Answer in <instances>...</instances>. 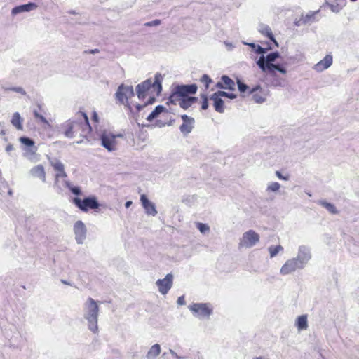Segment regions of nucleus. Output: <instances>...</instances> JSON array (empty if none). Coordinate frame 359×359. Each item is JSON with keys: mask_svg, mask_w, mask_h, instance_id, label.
I'll return each mask as SVG.
<instances>
[{"mask_svg": "<svg viewBox=\"0 0 359 359\" xmlns=\"http://www.w3.org/2000/svg\"><path fill=\"white\" fill-rule=\"evenodd\" d=\"M123 137L122 134L114 135L110 131L104 130L100 135V140L101 145L108 151L112 152L118 149V143L117 138Z\"/></svg>", "mask_w": 359, "mask_h": 359, "instance_id": "obj_6", "label": "nucleus"}, {"mask_svg": "<svg viewBox=\"0 0 359 359\" xmlns=\"http://www.w3.org/2000/svg\"><path fill=\"white\" fill-rule=\"evenodd\" d=\"M253 359H263V358L261 356H259V357H255Z\"/></svg>", "mask_w": 359, "mask_h": 359, "instance_id": "obj_58", "label": "nucleus"}, {"mask_svg": "<svg viewBox=\"0 0 359 359\" xmlns=\"http://www.w3.org/2000/svg\"><path fill=\"white\" fill-rule=\"evenodd\" d=\"M73 231L76 243L83 244L87 235V229L85 224L81 220L76 221L73 226Z\"/></svg>", "mask_w": 359, "mask_h": 359, "instance_id": "obj_14", "label": "nucleus"}, {"mask_svg": "<svg viewBox=\"0 0 359 359\" xmlns=\"http://www.w3.org/2000/svg\"><path fill=\"white\" fill-rule=\"evenodd\" d=\"M98 115L94 111L93 114V120L95 122H98Z\"/></svg>", "mask_w": 359, "mask_h": 359, "instance_id": "obj_52", "label": "nucleus"}, {"mask_svg": "<svg viewBox=\"0 0 359 359\" xmlns=\"http://www.w3.org/2000/svg\"><path fill=\"white\" fill-rule=\"evenodd\" d=\"M334 9H335V7H334L333 6H332V11H334Z\"/></svg>", "mask_w": 359, "mask_h": 359, "instance_id": "obj_61", "label": "nucleus"}, {"mask_svg": "<svg viewBox=\"0 0 359 359\" xmlns=\"http://www.w3.org/2000/svg\"><path fill=\"white\" fill-rule=\"evenodd\" d=\"M201 98L203 100L202 101V105H201V108L203 110H205L208 109V97L205 94H203L201 95Z\"/></svg>", "mask_w": 359, "mask_h": 359, "instance_id": "obj_43", "label": "nucleus"}, {"mask_svg": "<svg viewBox=\"0 0 359 359\" xmlns=\"http://www.w3.org/2000/svg\"><path fill=\"white\" fill-rule=\"evenodd\" d=\"M222 81L224 83V89L233 90L235 89L234 81L228 76L224 75L221 78Z\"/></svg>", "mask_w": 359, "mask_h": 359, "instance_id": "obj_30", "label": "nucleus"}, {"mask_svg": "<svg viewBox=\"0 0 359 359\" xmlns=\"http://www.w3.org/2000/svg\"><path fill=\"white\" fill-rule=\"evenodd\" d=\"M311 257L312 255L310 247L306 245H300L297 249V256L294 258L304 269L311 259Z\"/></svg>", "mask_w": 359, "mask_h": 359, "instance_id": "obj_12", "label": "nucleus"}, {"mask_svg": "<svg viewBox=\"0 0 359 359\" xmlns=\"http://www.w3.org/2000/svg\"><path fill=\"white\" fill-rule=\"evenodd\" d=\"M260 240L259 235L254 230H248L243 233L239 239L238 248H251L255 246Z\"/></svg>", "mask_w": 359, "mask_h": 359, "instance_id": "obj_10", "label": "nucleus"}, {"mask_svg": "<svg viewBox=\"0 0 359 359\" xmlns=\"http://www.w3.org/2000/svg\"><path fill=\"white\" fill-rule=\"evenodd\" d=\"M217 93L220 97H226L231 100L235 99L236 97V95L233 93H226V92L221 91V90H219Z\"/></svg>", "mask_w": 359, "mask_h": 359, "instance_id": "obj_42", "label": "nucleus"}, {"mask_svg": "<svg viewBox=\"0 0 359 359\" xmlns=\"http://www.w3.org/2000/svg\"><path fill=\"white\" fill-rule=\"evenodd\" d=\"M302 269H304L303 266L294 257H292L286 260L280 267V273L282 276H287Z\"/></svg>", "mask_w": 359, "mask_h": 359, "instance_id": "obj_13", "label": "nucleus"}, {"mask_svg": "<svg viewBox=\"0 0 359 359\" xmlns=\"http://www.w3.org/2000/svg\"><path fill=\"white\" fill-rule=\"evenodd\" d=\"M319 204L324 207L328 212L332 214L335 215L339 212L334 205L331 203L327 202L325 201H320Z\"/></svg>", "mask_w": 359, "mask_h": 359, "instance_id": "obj_33", "label": "nucleus"}, {"mask_svg": "<svg viewBox=\"0 0 359 359\" xmlns=\"http://www.w3.org/2000/svg\"><path fill=\"white\" fill-rule=\"evenodd\" d=\"M38 8V5L34 2H29L26 4L20 5L14 7L11 10V15L15 16L18 14L22 13H27L32 11H34Z\"/></svg>", "mask_w": 359, "mask_h": 359, "instance_id": "obj_19", "label": "nucleus"}, {"mask_svg": "<svg viewBox=\"0 0 359 359\" xmlns=\"http://www.w3.org/2000/svg\"><path fill=\"white\" fill-rule=\"evenodd\" d=\"M279 57L280 54L278 52L271 53L266 56H264L263 54L257 61V65L262 72L266 73L272 74L275 70H277L282 74H286L287 70L283 65L273 63Z\"/></svg>", "mask_w": 359, "mask_h": 359, "instance_id": "obj_4", "label": "nucleus"}, {"mask_svg": "<svg viewBox=\"0 0 359 359\" xmlns=\"http://www.w3.org/2000/svg\"><path fill=\"white\" fill-rule=\"evenodd\" d=\"M165 110V107L162 105H158L154 110L147 117L148 121H151L156 118L161 113Z\"/></svg>", "mask_w": 359, "mask_h": 359, "instance_id": "obj_34", "label": "nucleus"}, {"mask_svg": "<svg viewBox=\"0 0 359 359\" xmlns=\"http://www.w3.org/2000/svg\"><path fill=\"white\" fill-rule=\"evenodd\" d=\"M60 129L66 137L73 138L79 133L81 136L86 135L91 130V127L86 114L79 112L75 117L61 124Z\"/></svg>", "mask_w": 359, "mask_h": 359, "instance_id": "obj_1", "label": "nucleus"}, {"mask_svg": "<svg viewBox=\"0 0 359 359\" xmlns=\"http://www.w3.org/2000/svg\"><path fill=\"white\" fill-rule=\"evenodd\" d=\"M223 85H224V83L222 81L218 82L216 84V87L218 88H220V89H224V86Z\"/></svg>", "mask_w": 359, "mask_h": 359, "instance_id": "obj_53", "label": "nucleus"}, {"mask_svg": "<svg viewBox=\"0 0 359 359\" xmlns=\"http://www.w3.org/2000/svg\"><path fill=\"white\" fill-rule=\"evenodd\" d=\"M20 142L23 144V147H29L35 145L34 142L27 137H21L20 138Z\"/></svg>", "mask_w": 359, "mask_h": 359, "instance_id": "obj_39", "label": "nucleus"}, {"mask_svg": "<svg viewBox=\"0 0 359 359\" xmlns=\"http://www.w3.org/2000/svg\"><path fill=\"white\" fill-rule=\"evenodd\" d=\"M196 84L177 86L173 90L169 97V100H176L177 98L189 97V95H194L197 91Z\"/></svg>", "mask_w": 359, "mask_h": 359, "instance_id": "obj_11", "label": "nucleus"}, {"mask_svg": "<svg viewBox=\"0 0 359 359\" xmlns=\"http://www.w3.org/2000/svg\"><path fill=\"white\" fill-rule=\"evenodd\" d=\"M224 45L226 46L229 50H232V48H233V44L227 41L224 42Z\"/></svg>", "mask_w": 359, "mask_h": 359, "instance_id": "obj_51", "label": "nucleus"}, {"mask_svg": "<svg viewBox=\"0 0 359 359\" xmlns=\"http://www.w3.org/2000/svg\"><path fill=\"white\" fill-rule=\"evenodd\" d=\"M98 52H99L98 49H94V50H90V53L93 54L97 53Z\"/></svg>", "mask_w": 359, "mask_h": 359, "instance_id": "obj_57", "label": "nucleus"}, {"mask_svg": "<svg viewBox=\"0 0 359 359\" xmlns=\"http://www.w3.org/2000/svg\"><path fill=\"white\" fill-rule=\"evenodd\" d=\"M64 184L75 195L79 196L81 194V189L79 187H73L69 182L64 180Z\"/></svg>", "mask_w": 359, "mask_h": 359, "instance_id": "obj_37", "label": "nucleus"}, {"mask_svg": "<svg viewBox=\"0 0 359 359\" xmlns=\"http://www.w3.org/2000/svg\"><path fill=\"white\" fill-rule=\"evenodd\" d=\"M22 149L24 151V156L28 159L32 160L37 151V147L35 145L33 147H23Z\"/></svg>", "mask_w": 359, "mask_h": 359, "instance_id": "obj_28", "label": "nucleus"}, {"mask_svg": "<svg viewBox=\"0 0 359 359\" xmlns=\"http://www.w3.org/2000/svg\"><path fill=\"white\" fill-rule=\"evenodd\" d=\"M83 317L87 321L88 330L94 334L98 332V316L100 307L98 302L88 297L83 304Z\"/></svg>", "mask_w": 359, "mask_h": 359, "instance_id": "obj_3", "label": "nucleus"}, {"mask_svg": "<svg viewBox=\"0 0 359 359\" xmlns=\"http://www.w3.org/2000/svg\"><path fill=\"white\" fill-rule=\"evenodd\" d=\"M8 90L20 93L23 95H25L26 94V92L25 91V90L21 87H12V88H8Z\"/></svg>", "mask_w": 359, "mask_h": 359, "instance_id": "obj_45", "label": "nucleus"}, {"mask_svg": "<svg viewBox=\"0 0 359 359\" xmlns=\"http://www.w3.org/2000/svg\"><path fill=\"white\" fill-rule=\"evenodd\" d=\"M11 123L18 130H22V118H21L20 115V114L18 112H15V113L13 114L12 119H11Z\"/></svg>", "mask_w": 359, "mask_h": 359, "instance_id": "obj_32", "label": "nucleus"}, {"mask_svg": "<svg viewBox=\"0 0 359 359\" xmlns=\"http://www.w3.org/2000/svg\"><path fill=\"white\" fill-rule=\"evenodd\" d=\"M170 354L172 355V356L173 358H175V359H186V357L184 356H180L177 354L176 352H175L172 349H170Z\"/></svg>", "mask_w": 359, "mask_h": 359, "instance_id": "obj_47", "label": "nucleus"}, {"mask_svg": "<svg viewBox=\"0 0 359 359\" xmlns=\"http://www.w3.org/2000/svg\"><path fill=\"white\" fill-rule=\"evenodd\" d=\"M60 281H61L62 283H63L65 285H69V286H72L73 285L72 283H71L70 282H69V281H67L66 280L62 279Z\"/></svg>", "mask_w": 359, "mask_h": 359, "instance_id": "obj_54", "label": "nucleus"}, {"mask_svg": "<svg viewBox=\"0 0 359 359\" xmlns=\"http://www.w3.org/2000/svg\"><path fill=\"white\" fill-rule=\"evenodd\" d=\"M50 165L57 172L55 177L54 187L59 191H62L63 188L67 187L64 184V180H67V173L65 171L63 163L58 159L54 158L50 161Z\"/></svg>", "mask_w": 359, "mask_h": 359, "instance_id": "obj_7", "label": "nucleus"}, {"mask_svg": "<svg viewBox=\"0 0 359 359\" xmlns=\"http://www.w3.org/2000/svg\"><path fill=\"white\" fill-rule=\"evenodd\" d=\"M197 98L195 97H189L185 98H177L176 100H169L168 103L173 104H178L184 109H187L190 107L193 104L196 102Z\"/></svg>", "mask_w": 359, "mask_h": 359, "instance_id": "obj_21", "label": "nucleus"}, {"mask_svg": "<svg viewBox=\"0 0 359 359\" xmlns=\"http://www.w3.org/2000/svg\"><path fill=\"white\" fill-rule=\"evenodd\" d=\"M183 123L180 126V130L184 135L190 133L194 128V119L187 115H182L181 116Z\"/></svg>", "mask_w": 359, "mask_h": 359, "instance_id": "obj_20", "label": "nucleus"}, {"mask_svg": "<svg viewBox=\"0 0 359 359\" xmlns=\"http://www.w3.org/2000/svg\"><path fill=\"white\" fill-rule=\"evenodd\" d=\"M258 31L264 36L268 37L271 41L274 43V44L278 47V43L276 41L272 31L269 25L265 24H260L258 27Z\"/></svg>", "mask_w": 359, "mask_h": 359, "instance_id": "obj_25", "label": "nucleus"}, {"mask_svg": "<svg viewBox=\"0 0 359 359\" xmlns=\"http://www.w3.org/2000/svg\"><path fill=\"white\" fill-rule=\"evenodd\" d=\"M29 174L36 178L40 179L43 182H46V172L42 165H37L29 170Z\"/></svg>", "mask_w": 359, "mask_h": 359, "instance_id": "obj_22", "label": "nucleus"}, {"mask_svg": "<svg viewBox=\"0 0 359 359\" xmlns=\"http://www.w3.org/2000/svg\"><path fill=\"white\" fill-rule=\"evenodd\" d=\"M315 17V13L310 12L306 15H302L299 19H297L294 21V25L297 27H300L302 25H306L307 24L311 23Z\"/></svg>", "mask_w": 359, "mask_h": 359, "instance_id": "obj_24", "label": "nucleus"}, {"mask_svg": "<svg viewBox=\"0 0 359 359\" xmlns=\"http://www.w3.org/2000/svg\"><path fill=\"white\" fill-rule=\"evenodd\" d=\"M177 302V304L179 305H184V304H185V299H184V296H181L180 297H178Z\"/></svg>", "mask_w": 359, "mask_h": 359, "instance_id": "obj_50", "label": "nucleus"}, {"mask_svg": "<svg viewBox=\"0 0 359 359\" xmlns=\"http://www.w3.org/2000/svg\"><path fill=\"white\" fill-rule=\"evenodd\" d=\"M161 22L160 20H154L146 22L145 26H147V27L157 26V25H159L161 24Z\"/></svg>", "mask_w": 359, "mask_h": 359, "instance_id": "obj_46", "label": "nucleus"}, {"mask_svg": "<svg viewBox=\"0 0 359 359\" xmlns=\"http://www.w3.org/2000/svg\"><path fill=\"white\" fill-rule=\"evenodd\" d=\"M357 1V0H351V1H352V2H355V1Z\"/></svg>", "mask_w": 359, "mask_h": 359, "instance_id": "obj_62", "label": "nucleus"}, {"mask_svg": "<svg viewBox=\"0 0 359 359\" xmlns=\"http://www.w3.org/2000/svg\"><path fill=\"white\" fill-rule=\"evenodd\" d=\"M250 93L252 95V100L257 104L264 103L269 95V90L261 88L260 86H257L253 88Z\"/></svg>", "mask_w": 359, "mask_h": 359, "instance_id": "obj_16", "label": "nucleus"}, {"mask_svg": "<svg viewBox=\"0 0 359 359\" xmlns=\"http://www.w3.org/2000/svg\"><path fill=\"white\" fill-rule=\"evenodd\" d=\"M188 309L198 320H208L213 313V306L210 303H192Z\"/></svg>", "mask_w": 359, "mask_h": 359, "instance_id": "obj_5", "label": "nucleus"}, {"mask_svg": "<svg viewBox=\"0 0 359 359\" xmlns=\"http://www.w3.org/2000/svg\"><path fill=\"white\" fill-rule=\"evenodd\" d=\"M34 116L36 118L39 119L42 123L46 124L48 126H50L47 119L36 110L34 111Z\"/></svg>", "mask_w": 359, "mask_h": 359, "instance_id": "obj_41", "label": "nucleus"}, {"mask_svg": "<svg viewBox=\"0 0 359 359\" xmlns=\"http://www.w3.org/2000/svg\"><path fill=\"white\" fill-rule=\"evenodd\" d=\"M295 326L298 331L306 330L309 327L307 315H301L295 320Z\"/></svg>", "mask_w": 359, "mask_h": 359, "instance_id": "obj_26", "label": "nucleus"}, {"mask_svg": "<svg viewBox=\"0 0 359 359\" xmlns=\"http://www.w3.org/2000/svg\"><path fill=\"white\" fill-rule=\"evenodd\" d=\"M196 227L201 233H206L210 231V226L207 224L198 222L196 223Z\"/></svg>", "mask_w": 359, "mask_h": 359, "instance_id": "obj_38", "label": "nucleus"}, {"mask_svg": "<svg viewBox=\"0 0 359 359\" xmlns=\"http://www.w3.org/2000/svg\"><path fill=\"white\" fill-rule=\"evenodd\" d=\"M334 9H335V7H334L333 6H332V11H334Z\"/></svg>", "mask_w": 359, "mask_h": 359, "instance_id": "obj_60", "label": "nucleus"}, {"mask_svg": "<svg viewBox=\"0 0 359 359\" xmlns=\"http://www.w3.org/2000/svg\"><path fill=\"white\" fill-rule=\"evenodd\" d=\"M8 194H9V195H12V191H11V190H9V191H8Z\"/></svg>", "mask_w": 359, "mask_h": 359, "instance_id": "obj_59", "label": "nucleus"}, {"mask_svg": "<svg viewBox=\"0 0 359 359\" xmlns=\"http://www.w3.org/2000/svg\"><path fill=\"white\" fill-rule=\"evenodd\" d=\"M269 256L271 258L275 257L278 254L282 253L284 251V248L280 245H271L268 248Z\"/></svg>", "mask_w": 359, "mask_h": 359, "instance_id": "obj_29", "label": "nucleus"}, {"mask_svg": "<svg viewBox=\"0 0 359 359\" xmlns=\"http://www.w3.org/2000/svg\"><path fill=\"white\" fill-rule=\"evenodd\" d=\"M243 44L247 45V46H250V48H252L255 50V52L257 54H262V55L263 54L266 53V50H267L266 48H262L259 45H257L255 43H247L245 41H243Z\"/></svg>", "mask_w": 359, "mask_h": 359, "instance_id": "obj_35", "label": "nucleus"}, {"mask_svg": "<svg viewBox=\"0 0 359 359\" xmlns=\"http://www.w3.org/2000/svg\"><path fill=\"white\" fill-rule=\"evenodd\" d=\"M140 201L147 215L151 216H155L157 215L155 204L150 201L144 194L141 195Z\"/></svg>", "mask_w": 359, "mask_h": 359, "instance_id": "obj_18", "label": "nucleus"}, {"mask_svg": "<svg viewBox=\"0 0 359 359\" xmlns=\"http://www.w3.org/2000/svg\"><path fill=\"white\" fill-rule=\"evenodd\" d=\"M210 100L213 102V106L217 112L223 113L224 111V101L217 92L210 96Z\"/></svg>", "mask_w": 359, "mask_h": 359, "instance_id": "obj_23", "label": "nucleus"}, {"mask_svg": "<svg viewBox=\"0 0 359 359\" xmlns=\"http://www.w3.org/2000/svg\"><path fill=\"white\" fill-rule=\"evenodd\" d=\"M163 76L156 73L154 80L149 79L136 86L137 97L140 100L148 97L146 104H153L155 101V95H158L162 90L161 82Z\"/></svg>", "mask_w": 359, "mask_h": 359, "instance_id": "obj_2", "label": "nucleus"}, {"mask_svg": "<svg viewBox=\"0 0 359 359\" xmlns=\"http://www.w3.org/2000/svg\"><path fill=\"white\" fill-rule=\"evenodd\" d=\"M276 175L280 180H288V177L283 176L280 171H276Z\"/></svg>", "mask_w": 359, "mask_h": 359, "instance_id": "obj_49", "label": "nucleus"}, {"mask_svg": "<svg viewBox=\"0 0 359 359\" xmlns=\"http://www.w3.org/2000/svg\"><path fill=\"white\" fill-rule=\"evenodd\" d=\"M238 88L240 92H245L247 89H248V86L241 82L239 79L237 81Z\"/></svg>", "mask_w": 359, "mask_h": 359, "instance_id": "obj_44", "label": "nucleus"}, {"mask_svg": "<svg viewBox=\"0 0 359 359\" xmlns=\"http://www.w3.org/2000/svg\"><path fill=\"white\" fill-rule=\"evenodd\" d=\"M115 95L121 104H124L131 112H133V105L128 101L134 96V90L132 86L121 84L118 86Z\"/></svg>", "mask_w": 359, "mask_h": 359, "instance_id": "obj_8", "label": "nucleus"}, {"mask_svg": "<svg viewBox=\"0 0 359 359\" xmlns=\"http://www.w3.org/2000/svg\"><path fill=\"white\" fill-rule=\"evenodd\" d=\"M333 62V57L331 54L326 55L323 59L313 65V69L317 72H322L328 69Z\"/></svg>", "mask_w": 359, "mask_h": 359, "instance_id": "obj_17", "label": "nucleus"}, {"mask_svg": "<svg viewBox=\"0 0 359 359\" xmlns=\"http://www.w3.org/2000/svg\"><path fill=\"white\" fill-rule=\"evenodd\" d=\"M161 346L159 344H156L153 345L147 353V359H155L161 353Z\"/></svg>", "mask_w": 359, "mask_h": 359, "instance_id": "obj_27", "label": "nucleus"}, {"mask_svg": "<svg viewBox=\"0 0 359 359\" xmlns=\"http://www.w3.org/2000/svg\"><path fill=\"white\" fill-rule=\"evenodd\" d=\"M200 81L204 83L206 90L209 88L210 84L212 82V79L208 74H203L200 79Z\"/></svg>", "mask_w": 359, "mask_h": 359, "instance_id": "obj_40", "label": "nucleus"}, {"mask_svg": "<svg viewBox=\"0 0 359 359\" xmlns=\"http://www.w3.org/2000/svg\"><path fill=\"white\" fill-rule=\"evenodd\" d=\"M270 74L273 76V78L271 81V84L272 86L281 87V86H285V79L278 77L275 73V71L273 72V73Z\"/></svg>", "mask_w": 359, "mask_h": 359, "instance_id": "obj_31", "label": "nucleus"}, {"mask_svg": "<svg viewBox=\"0 0 359 359\" xmlns=\"http://www.w3.org/2000/svg\"><path fill=\"white\" fill-rule=\"evenodd\" d=\"M148 104H146V102H144V104H135V107L136 111L139 112L141 109H142L144 107H146Z\"/></svg>", "mask_w": 359, "mask_h": 359, "instance_id": "obj_48", "label": "nucleus"}, {"mask_svg": "<svg viewBox=\"0 0 359 359\" xmlns=\"http://www.w3.org/2000/svg\"><path fill=\"white\" fill-rule=\"evenodd\" d=\"M280 184L277 182H272L267 184L266 188V192L270 194L271 192L276 193L279 191Z\"/></svg>", "mask_w": 359, "mask_h": 359, "instance_id": "obj_36", "label": "nucleus"}, {"mask_svg": "<svg viewBox=\"0 0 359 359\" xmlns=\"http://www.w3.org/2000/svg\"><path fill=\"white\" fill-rule=\"evenodd\" d=\"M132 204V202L131 201H127L126 203H125V206L126 208H128Z\"/></svg>", "mask_w": 359, "mask_h": 359, "instance_id": "obj_56", "label": "nucleus"}, {"mask_svg": "<svg viewBox=\"0 0 359 359\" xmlns=\"http://www.w3.org/2000/svg\"><path fill=\"white\" fill-rule=\"evenodd\" d=\"M13 149V147L11 144H8L6 146V151H12Z\"/></svg>", "mask_w": 359, "mask_h": 359, "instance_id": "obj_55", "label": "nucleus"}, {"mask_svg": "<svg viewBox=\"0 0 359 359\" xmlns=\"http://www.w3.org/2000/svg\"><path fill=\"white\" fill-rule=\"evenodd\" d=\"M72 203L80 210L84 212H88L90 210H96L100 208V203L95 196L86 197L83 199L79 197H74Z\"/></svg>", "mask_w": 359, "mask_h": 359, "instance_id": "obj_9", "label": "nucleus"}, {"mask_svg": "<svg viewBox=\"0 0 359 359\" xmlns=\"http://www.w3.org/2000/svg\"><path fill=\"white\" fill-rule=\"evenodd\" d=\"M173 284V276L172 273H168L163 279H158L156 282L158 291L161 294H166L170 290Z\"/></svg>", "mask_w": 359, "mask_h": 359, "instance_id": "obj_15", "label": "nucleus"}]
</instances>
